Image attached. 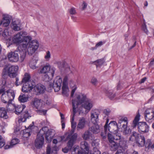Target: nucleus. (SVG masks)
<instances>
[{
	"label": "nucleus",
	"mask_w": 154,
	"mask_h": 154,
	"mask_svg": "<svg viewBox=\"0 0 154 154\" xmlns=\"http://www.w3.org/2000/svg\"><path fill=\"white\" fill-rule=\"evenodd\" d=\"M80 105L85 109L86 112H88L93 106V102L85 95L80 94L77 95L76 98L72 100V109L74 107L75 111H77L79 115H81L83 113L82 107L80 106Z\"/></svg>",
	"instance_id": "1"
},
{
	"label": "nucleus",
	"mask_w": 154,
	"mask_h": 154,
	"mask_svg": "<svg viewBox=\"0 0 154 154\" xmlns=\"http://www.w3.org/2000/svg\"><path fill=\"white\" fill-rule=\"evenodd\" d=\"M1 100L5 105L7 109H10L9 106L11 105V102L14 99L15 94L13 90H7V87L4 85L1 89Z\"/></svg>",
	"instance_id": "2"
},
{
	"label": "nucleus",
	"mask_w": 154,
	"mask_h": 154,
	"mask_svg": "<svg viewBox=\"0 0 154 154\" xmlns=\"http://www.w3.org/2000/svg\"><path fill=\"white\" fill-rule=\"evenodd\" d=\"M75 115L77 116L79 115L77 111H75L74 107L73 109H72V117L71 119L72 129L70 132L67 134V135L66 138V140H68V145L70 147L75 143L78 136L77 133L73 134L76 125V122L74 121V117Z\"/></svg>",
	"instance_id": "3"
},
{
	"label": "nucleus",
	"mask_w": 154,
	"mask_h": 154,
	"mask_svg": "<svg viewBox=\"0 0 154 154\" xmlns=\"http://www.w3.org/2000/svg\"><path fill=\"white\" fill-rule=\"evenodd\" d=\"M140 117V114L138 113L135 116L133 121L132 126L135 128L137 125V129L139 133H146L148 132L149 131V126L145 122H138Z\"/></svg>",
	"instance_id": "4"
},
{
	"label": "nucleus",
	"mask_w": 154,
	"mask_h": 154,
	"mask_svg": "<svg viewBox=\"0 0 154 154\" xmlns=\"http://www.w3.org/2000/svg\"><path fill=\"white\" fill-rule=\"evenodd\" d=\"M18 69V67L15 66H10L6 65L2 70V75L3 77L8 75L11 78L16 77L17 75V72Z\"/></svg>",
	"instance_id": "5"
},
{
	"label": "nucleus",
	"mask_w": 154,
	"mask_h": 154,
	"mask_svg": "<svg viewBox=\"0 0 154 154\" xmlns=\"http://www.w3.org/2000/svg\"><path fill=\"white\" fill-rule=\"evenodd\" d=\"M40 134L43 136L45 134V139L48 143L50 142L55 135V131L52 129H48L47 127L42 128L40 131Z\"/></svg>",
	"instance_id": "6"
},
{
	"label": "nucleus",
	"mask_w": 154,
	"mask_h": 154,
	"mask_svg": "<svg viewBox=\"0 0 154 154\" xmlns=\"http://www.w3.org/2000/svg\"><path fill=\"white\" fill-rule=\"evenodd\" d=\"M39 46L38 42L36 40H33L28 43L26 48V51L29 55L34 54L38 48Z\"/></svg>",
	"instance_id": "7"
},
{
	"label": "nucleus",
	"mask_w": 154,
	"mask_h": 154,
	"mask_svg": "<svg viewBox=\"0 0 154 154\" xmlns=\"http://www.w3.org/2000/svg\"><path fill=\"white\" fill-rule=\"evenodd\" d=\"M62 82L61 78L59 77H57L54 80L53 84L51 83L49 84L50 90L54 88L55 92H58L60 89Z\"/></svg>",
	"instance_id": "8"
},
{
	"label": "nucleus",
	"mask_w": 154,
	"mask_h": 154,
	"mask_svg": "<svg viewBox=\"0 0 154 154\" xmlns=\"http://www.w3.org/2000/svg\"><path fill=\"white\" fill-rule=\"evenodd\" d=\"M23 35H27V33L25 31H21L14 35L12 38L13 43L19 45L23 42Z\"/></svg>",
	"instance_id": "9"
},
{
	"label": "nucleus",
	"mask_w": 154,
	"mask_h": 154,
	"mask_svg": "<svg viewBox=\"0 0 154 154\" xmlns=\"http://www.w3.org/2000/svg\"><path fill=\"white\" fill-rule=\"evenodd\" d=\"M100 111L97 109L92 110L91 112V121L93 124L97 123L99 121V116Z\"/></svg>",
	"instance_id": "10"
},
{
	"label": "nucleus",
	"mask_w": 154,
	"mask_h": 154,
	"mask_svg": "<svg viewBox=\"0 0 154 154\" xmlns=\"http://www.w3.org/2000/svg\"><path fill=\"white\" fill-rule=\"evenodd\" d=\"M116 122L114 121L111 122L107 127V131L111 133L116 134L118 132V129L119 128Z\"/></svg>",
	"instance_id": "11"
},
{
	"label": "nucleus",
	"mask_w": 154,
	"mask_h": 154,
	"mask_svg": "<svg viewBox=\"0 0 154 154\" xmlns=\"http://www.w3.org/2000/svg\"><path fill=\"white\" fill-rule=\"evenodd\" d=\"M23 83V84L22 91L23 92L27 93L30 92L35 87L34 85L33 84L32 82Z\"/></svg>",
	"instance_id": "12"
},
{
	"label": "nucleus",
	"mask_w": 154,
	"mask_h": 154,
	"mask_svg": "<svg viewBox=\"0 0 154 154\" xmlns=\"http://www.w3.org/2000/svg\"><path fill=\"white\" fill-rule=\"evenodd\" d=\"M11 20V17L10 16L7 14H3L2 20L1 21V25L7 27L9 25Z\"/></svg>",
	"instance_id": "13"
},
{
	"label": "nucleus",
	"mask_w": 154,
	"mask_h": 154,
	"mask_svg": "<svg viewBox=\"0 0 154 154\" xmlns=\"http://www.w3.org/2000/svg\"><path fill=\"white\" fill-rule=\"evenodd\" d=\"M44 137L40 134L39 132L37 135V138L35 141V146L37 148L42 147L44 142Z\"/></svg>",
	"instance_id": "14"
},
{
	"label": "nucleus",
	"mask_w": 154,
	"mask_h": 154,
	"mask_svg": "<svg viewBox=\"0 0 154 154\" xmlns=\"http://www.w3.org/2000/svg\"><path fill=\"white\" fill-rule=\"evenodd\" d=\"M26 35H23V42L20 46V48L22 50H25L27 48L28 43L31 42L30 41L32 39V37L30 36H26Z\"/></svg>",
	"instance_id": "15"
},
{
	"label": "nucleus",
	"mask_w": 154,
	"mask_h": 154,
	"mask_svg": "<svg viewBox=\"0 0 154 154\" xmlns=\"http://www.w3.org/2000/svg\"><path fill=\"white\" fill-rule=\"evenodd\" d=\"M8 58L9 60L11 62H17L19 59V57L17 52H11L8 54Z\"/></svg>",
	"instance_id": "16"
},
{
	"label": "nucleus",
	"mask_w": 154,
	"mask_h": 154,
	"mask_svg": "<svg viewBox=\"0 0 154 154\" xmlns=\"http://www.w3.org/2000/svg\"><path fill=\"white\" fill-rule=\"evenodd\" d=\"M128 119L126 117H120L119 119L118 126L119 128H125L127 126Z\"/></svg>",
	"instance_id": "17"
},
{
	"label": "nucleus",
	"mask_w": 154,
	"mask_h": 154,
	"mask_svg": "<svg viewBox=\"0 0 154 154\" xmlns=\"http://www.w3.org/2000/svg\"><path fill=\"white\" fill-rule=\"evenodd\" d=\"M52 69L54 70V73L55 69L53 67H51V66L48 63L43 67L41 70L40 73L43 74L50 73H51V70Z\"/></svg>",
	"instance_id": "18"
},
{
	"label": "nucleus",
	"mask_w": 154,
	"mask_h": 154,
	"mask_svg": "<svg viewBox=\"0 0 154 154\" xmlns=\"http://www.w3.org/2000/svg\"><path fill=\"white\" fill-rule=\"evenodd\" d=\"M97 140H95L93 141L92 145L94 147L93 151L90 154H100V152L98 149L99 143L97 142Z\"/></svg>",
	"instance_id": "19"
},
{
	"label": "nucleus",
	"mask_w": 154,
	"mask_h": 154,
	"mask_svg": "<svg viewBox=\"0 0 154 154\" xmlns=\"http://www.w3.org/2000/svg\"><path fill=\"white\" fill-rule=\"evenodd\" d=\"M136 142L138 144L139 146L143 147L144 146L146 142L145 137L143 135H139Z\"/></svg>",
	"instance_id": "20"
},
{
	"label": "nucleus",
	"mask_w": 154,
	"mask_h": 154,
	"mask_svg": "<svg viewBox=\"0 0 154 154\" xmlns=\"http://www.w3.org/2000/svg\"><path fill=\"white\" fill-rule=\"evenodd\" d=\"M80 147L81 149L85 151L84 152V154H88L89 151V145L85 141H83L81 142Z\"/></svg>",
	"instance_id": "21"
},
{
	"label": "nucleus",
	"mask_w": 154,
	"mask_h": 154,
	"mask_svg": "<svg viewBox=\"0 0 154 154\" xmlns=\"http://www.w3.org/2000/svg\"><path fill=\"white\" fill-rule=\"evenodd\" d=\"M34 88L35 92L40 94L44 93L45 89V86L41 84H37Z\"/></svg>",
	"instance_id": "22"
},
{
	"label": "nucleus",
	"mask_w": 154,
	"mask_h": 154,
	"mask_svg": "<svg viewBox=\"0 0 154 154\" xmlns=\"http://www.w3.org/2000/svg\"><path fill=\"white\" fill-rule=\"evenodd\" d=\"M89 130L93 134H97L100 132V128L99 125L97 123L94 124V125L90 127Z\"/></svg>",
	"instance_id": "23"
},
{
	"label": "nucleus",
	"mask_w": 154,
	"mask_h": 154,
	"mask_svg": "<svg viewBox=\"0 0 154 154\" xmlns=\"http://www.w3.org/2000/svg\"><path fill=\"white\" fill-rule=\"evenodd\" d=\"M51 73L45 74V75L43 77V79L45 82H48L53 78L54 75V70L52 69H51Z\"/></svg>",
	"instance_id": "24"
},
{
	"label": "nucleus",
	"mask_w": 154,
	"mask_h": 154,
	"mask_svg": "<svg viewBox=\"0 0 154 154\" xmlns=\"http://www.w3.org/2000/svg\"><path fill=\"white\" fill-rule=\"evenodd\" d=\"M109 146L110 149L112 151H115L119 149L118 143L114 141L109 142Z\"/></svg>",
	"instance_id": "25"
},
{
	"label": "nucleus",
	"mask_w": 154,
	"mask_h": 154,
	"mask_svg": "<svg viewBox=\"0 0 154 154\" xmlns=\"http://www.w3.org/2000/svg\"><path fill=\"white\" fill-rule=\"evenodd\" d=\"M32 104L34 107L37 109H40L42 106V101L41 100L35 99L32 102Z\"/></svg>",
	"instance_id": "26"
},
{
	"label": "nucleus",
	"mask_w": 154,
	"mask_h": 154,
	"mask_svg": "<svg viewBox=\"0 0 154 154\" xmlns=\"http://www.w3.org/2000/svg\"><path fill=\"white\" fill-rule=\"evenodd\" d=\"M85 119L84 117L81 118L79 120V122L77 127V129H82L85 127Z\"/></svg>",
	"instance_id": "27"
},
{
	"label": "nucleus",
	"mask_w": 154,
	"mask_h": 154,
	"mask_svg": "<svg viewBox=\"0 0 154 154\" xmlns=\"http://www.w3.org/2000/svg\"><path fill=\"white\" fill-rule=\"evenodd\" d=\"M12 28L15 31L20 30V24L18 22L16 21H13L11 26Z\"/></svg>",
	"instance_id": "28"
},
{
	"label": "nucleus",
	"mask_w": 154,
	"mask_h": 154,
	"mask_svg": "<svg viewBox=\"0 0 154 154\" xmlns=\"http://www.w3.org/2000/svg\"><path fill=\"white\" fill-rule=\"evenodd\" d=\"M31 117V116L29 114L28 111H25L23 113V118H21L19 119L18 120V122L20 123L21 122H25L27 119Z\"/></svg>",
	"instance_id": "29"
},
{
	"label": "nucleus",
	"mask_w": 154,
	"mask_h": 154,
	"mask_svg": "<svg viewBox=\"0 0 154 154\" xmlns=\"http://www.w3.org/2000/svg\"><path fill=\"white\" fill-rule=\"evenodd\" d=\"M7 110L5 108L1 107V118L4 119L8 118V116L7 115Z\"/></svg>",
	"instance_id": "30"
},
{
	"label": "nucleus",
	"mask_w": 154,
	"mask_h": 154,
	"mask_svg": "<svg viewBox=\"0 0 154 154\" xmlns=\"http://www.w3.org/2000/svg\"><path fill=\"white\" fill-rule=\"evenodd\" d=\"M21 51H19L20 54V57L19 58V60L21 62H23L24 60L26 53V49L25 50H22Z\"/></svg>",
	"instance_id": "31"
},
{
	"label": "nucleus",
	"mask_w": 154,
	"mask_h": 154,
	"mask_svg": "<svg viewBox=\"0 0 154 154\" xmlns=\"http://www.w3.org/2000/svg\"><path fill=\"white\" fill-rule=\"evenodd\" d=\"M119 145V149H122L125 150L127 147L126 145V142L125 141L121 140L119 141L118 143Z\"/></svg>",
	"instance_id": "32"
},
{
	"label": "nucleus",
	"mask_w": 154,
	"mask_h": 154,
	"mask_svg": "<svg viewBox=\"0 0 154 154\" xmlns=\"http://www.w3.org/2000/svg\"><path fill=\"white\" fill-rule=\"evenodd\" d=\"M38 60L36 59H32L30 60L29 63V66L32 69H35L36 68V65L37 63Z\"/></svg>",
	"instance_id": "33"
},
{
	"label": "nucleus",
	"mask_w": 154,
	"mask_h": 154,
	"mask_svg": "<svg viewBox=\"0 0 154 154\" xmlns=\"http://www.w3.org/2000/svg\"><path fill=\"white\" fill-rule=\"evenodd\" d=\"M28 100V97H26L24 94H20L18 100L21 103L26 102Z\"/></svg>",
	"instance_id": "34"
},
{
	"label": "nucleus",
	"mask_w": 154,
	"mask_h": 154,
	"mask_svg": "<svg viewBox=\"0 0 154 154\" xmlns=\"http://www.w3.org/2000/svg\"><path fill=\"white\" fill-rule=\"evenodd\" d=\"M12 105L14 106V108L15 109L14 112L16 114L19 115L23 111V108H22V106H21L19 105L16 106L14 105Z\"/></svg>",
	"instance_id": "35"
},
{
	"label": "nucleus",
	"mask_w": 154,
	"mask_h": 154,
	"mask_svg": "<svg viewBox=\"0 0 154 154\" xmlns=\"http://www.w3.org/2000/svg\"><path fill=\"white\" fill-rule=\"evenodd\" d=\"M30 78V74L28 73H26L24 76V78L23 79L21 82L22 83H25V82H31L29 80Z\"/></svg>",
	"instance_id": "36"
},
{
	"label": "nucleus",
	"mask_w": 154,
	"mask_h": 154,
	"mask_svg": "<svg viewBox=\"0 0 154 154\" xmlns=\"http://www.w3.org/2000/svg\"><path fill=\"white\" fill-rule=\"evenodd\" d=\"M79 146H74L72 150V154H77V151L78 154L79 152L84 154V152H82L80 150H79Z\"/></svg>",
	"instance_id": "37"
},
{
	"label": "nucleus",
	"mask_w": 154,
	"mask_h": 154,
	"mask_svg": "<svg viewBox=\"0 0 154 154\" xmlns=\"http://www.w3.org/2000/svg\"><path fill=\"white\" fill-rule=\"evenodd\" d=\"M91 135L89 131H86L82 135V137L84 140H87L89 139Z\"/></svg>",
	"instance_id": "38"
},
{
	"label": "nucleus",
	"mask_w": 154,
	"mask_h": 154,
	"mask_svg": "<svg viewBox=\"0 0 154 154\" xmlns=\"http://www.w3.org/2000/svg\"><path fill=\"white\" fill-rule=\"evenodd\" d=\"M62 94L64 95H66L69 90L67 85H63L62 88Z\"/></svg>",
	"instance_id": "39"
},
{
	"label": "nucleus",
	"mask_w": 154,
	"mask_h": 154,
	"mask_svg": "<svg viewBox=\"0 0 154 154\" xmlns=\"http://www.w3.org/2000/svg\"><path fill=\"white\" fill-rule=\"evenodd\" d=\"M153 141L150 139L147 140L146 143H145V146L148 148H151L153 144Z\"/></svg>",
	"instance_id": "40"
},
{
	"label": "nucleus",
	"mask_w": 154,
	"mask_h": 154,
	"mask_svg": "<svg viewBox=\"0 0 154 154\" xmlns=\"http://www.w3.org/2000/svg\"><path fill=\"white\" fill-rule=\"evenodd\" d=\"M138 134L137 132L135 131H134L132 132V134L131 136V137L130 138V140H133L134 138L133 137H134V139L136 141L137 140L138 137L139 136V135H140Z\"/></svg>",
	"instance_id": "41"
},
{
	"label": "nucleus",
	"mask_w": 154,
	"mask_h": 154,
	"mask_svg": "<svg viewBox=\"0 0 154 154\" xmlns=\"http://www.w3.org/2000/svg\"><path fill=\"white\" fill-rule=\"evenodd\" d=\"M106 93L111 99L113 98L115 96V94H113L112 91V90H107Z\"/></svg>",
	"instance_id": "42"
},
{
	"label": "nucleus",
	"mask_w": 154,
	"mask_h": 154,
	"mask_svg": "<svg viewBox=\"0 0 154 154\" xmlns=\"http://www.w3.org/2000/svg\"><path fill=\"white\" fill-rule=\"evenodd\" d=\"M108 122L109 120L108 119H107L106 120V123L104 126V129L105 133L104 134V135H103L102 133L101 134V136H103V138H105L106 137V133L107 132V124L108 123Z\"/></svg>",
	"instance_id": "43"
},
{
	"label": "nucleus",
	"mask_w": 154,
	"mask_h": 154,
	"mask_svg": "<svg viewBox=\"0 0 154 154\" xmlns=\"http://www.w3.org/2000/svg\"><path fill=\"white\" fill-rule=\"evenodd\" d=\"M19 140L16 138H14L12 139L10 143L11 146L13 147L14 145L17 144L19 142Z\"/></svg>",
	"instance_id": "44"
},
{
	"label": "nucleus",
	"mask_w": 154,
	"mask_h": 154,
	"mask_svg": "<svg viewBox=\"0 0 154 154\" xmlns=\"http://www.w3.org/2000/svg\"><path fill=\"white\" fill-rule=\"evenodd\" d=\"M123 132V134H129L131 132V130L129 128H127V126L126 128H121Z\"/></svg>",
	"instance_id": "45"
},
{
	"label": "nucleus",
	"mask_w": 154,
	"mask_h": 154,
	"mask_svg": "<svg viewBox=\"0 0 154 154\" xmlns=\"http://www.w3.org/2000/svg\"><path fill=\"white\" fill-rule=\"evenodd\" d=\"M96 64L97 67L100 66L102 65L104 63V60L103 59H100L97 60L95 62Z\"/></svg>",
	"instance_id": "46"
},
{
	"label": "nucleus",
	"mask_w": 154,
	"mask_h": 154,
	"mask_svg": "<svg viewBox=\"0 0 154 154\" xmlns=\"http://www.w3.org/2000/svg\"><path fill=\"white\" fill-rule=\"evenodd\" d=\"M142 28L144 32L147 34H148V31L146 26V23L145 20H143V24L142 25Z\"/></svg>",
	"instance_id": "47"
},
{
	"label": "nucleus",
	"mask_w": 154,
	"mask_h": 154,
	"mask_svg": "<svg viewBox=\"0 0 154 154\" xmlns=\"http://www.w3.org/2000/svg\"><path fill=\"white\" fill-rule=\"evenodd\" d=\"M142 28L144 32L147 34H148V31L146 26V23L145 20H143V24L142 25Z\"/></svg>",
	"instance_id": "48"
},
{
	"label": "nucleus",
	"mask_w": 154,
	"mask_h": 154,
	"mask_svg": "<svg viewBox=\"0 0 154 154\" xmlns=\"http://www.w3.org/2000/svg\"><path fill=\"white\" fill-rule=\"evenodd\" d=\"M73 145L72 146L70 147V146H69V145H68V142L67 143L68 148L65 147L63 149H62L63 151L65 153H67L68 152V151L69 150L71 149V148L72 147Z\"/></svg>",
	"instance_id": "49"
},
{
	"label": "nucleus",
	"mask_w": 154,
	"mask_h": 154,
	"mask_svg": "<svg viewBox=\"0 0 154 154\" xmlns=\"http://www.w3.org/2000/svg\"><path fill=\"white\" fill-rule=\"evenodd\" d=\"M114 135L113 136L111 134H108V138L109 140V142H112L114 140Z\"/></svg>",
	"instance_id": "50"
},
{
	"label": "nucleus",
	"mask_w": 154,
	"mask_h": 154,
	"mask_svg": "<svg viewBox=\"0 0 154 154\" xmlns=\"http://www.w3.org/2000/svg\"><path fill=\"white\" fill-rule=\"evenodd\" d=\"M51 57V54L49 51L46 52V54L45 56V59L47 61L49 60Z\"/></svg>",
	"instance_id": "51"
},
{
	"label": "nucleus",
	"mask_w": 154,
	"mask_h": 154,
	"mask_svg": "<svg viewBox=\"0 0 154 154\" xmlns=\"http://www.w3.org/2000/svg\"><path fill=\"white\" fill-rule=\"evenodd\" d=\"M2 35L5 37L10 35L9 32H8V30L7 29H5L4 30L2 33Z\"/></svg>",
	"instance_id": "52"
},
{
	"label": "nucleus",
	"mask_w": 154,
	"mask_h": 154,
	"mask_svg": "<svg viewBox=\"0 0 154 154\" xmlns=\"http://www.w3.org/2000/svg\"><path fill=\"white\" fill-rule=\"evenodd\" d=\"M47 111V110L38 109V113L40 115H45Z\"/></svg>",
	"instance_id": "53"
},
{
	"label": "nucleus",
	"mask_w": 154,
	"mask_h": 154,
	"mask_svg": "<svg viewBox=\"0 0 154 154\" xmlns=\"http://www.w3.org/2000/svg\"><path fill=\"white\" fill-rule=\"evenodd\" d=\"M72 90L71 94V96L72 97L73 96V95L75 90L77 89V87L76 86H74L72 87Z\"/></svg>",
	"instance_id": "54"
},
{
	"label": "nucleus",
	"mask_w": 154,
	"mask_h": 154,
	"mask_svg": "<svg viewBox=\"0 0 154 154\" xmlns=\"http://www.w3.org/2000/svg\"><path fill=\"white\" fill-rule=\"evenodd\" d=\"M110 112V110L109 109H105L103 110V113L104 114L108 116Z\"/></svg>",
	"instance_id": "55"
},
{
	"label": "nucleus",
	"mask_w": 154,
	"mask_h": 154,
	"mask_svg": "<svg viewBox=\"0 0 154 154\" xmlns=\"http://www.w3.org/2000/svg\"><path fill=\"white\" fill-rule=\"evenodd\" d=\"M125 151V150H124L123 149H119L117 150L115 154H124V152Z\"/></svg>",
	"instance_id": "56"
},
{
	"label": "nucleus",
	"mask_w": 154,
	"mask_h": 154,
	"mask_svg": "<svg viewBox=\"0 0 154 154\" xmlns=\"http://www.w3.org/2000/svg\"><path fill=\"white\" fill-rule=\"evenodd\" d=\"M70 14H74L76 13V11L74 8H72L69 10Z\"/></svg>",
	"instance_id": "57"
},
{
	"label": "nucleus",
	"mask_w": 154,
	"mask_h": 154,
	"mask_svg": "<svg viewBox=\"0 0 154 154\" xmlns=\"http://www.w3.org/2000/svg\"><path fill=\"white\" fill-rule=\"evenodd\" d=\"M31 134L29 132H24V134L23 135V137H24L27 138L30 136Z\"/></svg>",
	"instance_id": "58"
},
{
	"label": "nucleus",
	"mask_w": 154,
	"mask_h": 154,
	"mask_svg": "<svg viewBox=\"0 0 154 154\" xmlns=\"http://www.w3.org/2000/svg\"><path fill=\"white\" fill-rule=\"evenodd\" d=\"M105 42H102V41H100L97 43L95 45L96 47L98 48L99 47L101 46L103 44L105 43Z\"/></svg>",
	"instance_id": "59"
},
{
	"label": "nucleus",
	"mask_w": 154,
	"mask_h": 154,
	"mask_svg": "<svg viewBox=\"0 0 154 154\" xmlns=\"http://www.w3.org/2000/svg\"><path fill=\"white\" fill-rule=\"evenodd\" d=\"M97 82V79L95 78H93L91 80V82L94 85H96Z\"/></svg>",
	"instance_id": "60"
},
{
	"label": "nucleus",
	"mask_w": 154,
	"mask_h": 154,
	"mask_svg": "<svg viewBox=\"0 0 154 154\" xmlns=\"http://www.w3.org/2000/svg\"><path fill=\"white\" fill-rule=\"evenodd\" d=\"M5 144V140L2 138L1 136V147L3 146Z\"/></svg>",
	"instance_id": "61"
},
{
	"label": "nucleus",
	"mask_w": 154,
	"mask_h": 154,
	"mask_svg": "<svg viewBox=\"0 0 154 154\" xmlns=\"http://www.w3.org/2000/svg\"><path fill=\"white\" fill-rule=\"evenodd\" d=\"M46 152L47 154H50L51 153V147L49 145L47 147Z\"/></svg>",
	"instance_id": "62"
},
{
	"label": "nucleus",
	"mask_w": 154,
	"mask_h": 154,
	"mask_svg": "<svg viewBox=\"0 0 154 154\" xmlns=\"http://www.w3.org/2000/svg\"><path fill=\"white\" fill-rule=\"evenodd\" d=\"M64 137L63 136H60L57 137V140L58 142L62 141L64 139Z\"/></svg>",
	"instance_id": "63"
},
{
	"label": "nucleus",
	"mask_w": 154,
	"mask_h": 154,
	"mask_svg": "<svg viewBox=\"0 0 154 154\" xmlns=\"http://www.w3.org/2000/svg\"><path fill=\"white\" fill-rule=\"evenodd\" d=\"M68 78L66 76L64 77L63 80V85H67V81L68 80Z\"/></svg>",
	"instance_id": "64"
}]
</instances>
